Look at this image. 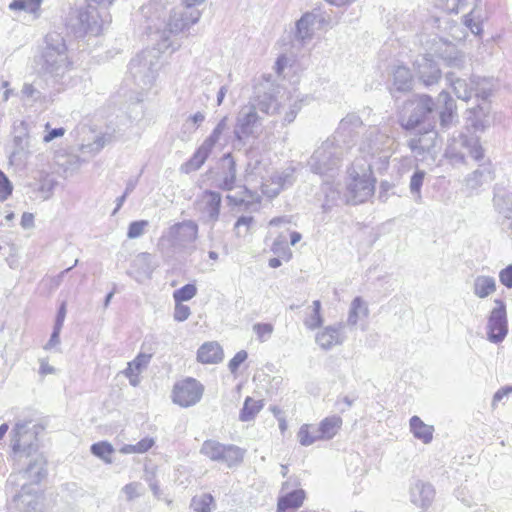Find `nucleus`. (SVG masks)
<instances>
[{
	"label": "nucleus",
	"mask_w": 512,
	"mask_h": 512,
	"mask_svg": "<svg viewBox=\"0 0 512 512\" xmlns=\"http://www.w3.org/2000/svg\"><path fill=\"white\" fill-rule=\"evenodd\" d=\"M302 101V99L284 94L280 99L269 93L259 95L255 103L244 105L239 110L233 131L235 141L242 145L257 133L262 126V117L258 112L269 116H279L283 125L292 123L302 108Z\"/></svg>",
	"instance_id": "f257e3e1"
},
{
	"label": "nucleus",
	"mask_w": 512,
	"mask_h": 512,
	"mask_svg": "<svg viewBox=\"0 0 512 512\" xmlns=\"http://www.w3.org/2000/svg\"><path fill=\"white\" fill-rule=\"evenodd\" d=\"M395 140L376 127H371L361 142L359 151L362 154V164L370 166L378 172L385 171L389 159L395 151Z\"/></svg>",
	"instance_id": "f03ea898"
},
{
	"label": "nucleus",
	"mask_w": 512,
	"mask_h": 512,
	"mask_svg": "<svg viewBox=\"0 0 512 512\" xmlns=\"http://www.w3.org/2000/svg\"><path fill=\"white\" fill-rule=\"evenodd\" d=\"M198 230V224L193 220L175 223L163 232L158 240L157 250L167 259L181 252H191L195 249Z\"/></svg>",
	"instance_id": "7ed1b4c3"
},
{
	"label": "nucleus",
	"mask_w": 512,
	"mask_h": 512,
	"mask_svg": "<svg viewBox=\"0 0 512 512\" xmlns=\"http://www.w3.org/2000/svg\"><path fill=\"white\" fill-rule=\"evenodd\" d=\"M41 71L51 77H63L71 67L64 38L58 33L45 37V47L40 60Z\"/></svg>",
	"instance_id": "20e7f679"
},
{
	"label": "nucleus",
	"mask_w": 512,
	"mask_h": 512,
	"mask_svg": "<svg viewBox=\"0 0 512 512\" xmlns=\"http://www.w3.org/2000/svg\"><path fill=\"white\" fill-rule=\"evenodd\" d=\"M161 50H164L161 46L145 49L130 62V73L142 90H149L157 78Z\"/></svg>",
	"instance_id": "39448f33"
},
{
	"label": "nucleus",
	"mask_w": 512,
	"mask_h": 512,
	"mask_svg": "<svg viewBox=\"0 0 512 512\" xmlns=\"http://www.w3.org/2000/svg\"><path fill=\"white\" fill-rule=\"evenodd\" d=\"M343 154V146L329 137L315 149L307 165L315 174L333 176L341 166Z\"/></svg>",
	"instance_id": "423d86ee"
},
{
	"label": "nucleus",
	"mask_w": 512,
	"mask_h": 512,
	"mask_svg": "<svg viewBox=\"0 0 512 512\" xmlns=\"http://www.w3.org/2000/svg\"><path fill=\"white\" fill-rule=\"evenodd\" d=\"M374 169L362 164V160L356 159L349 169L350 182L347 185L348 201L353 204L365 202L373 195L375 179L372 176Z\"/></svg>",
	"instance_id": "0eeeda50"
},
{
	"label": "nucleus",
	"mask_w": 512,
	"mask_h": 512,
	"mask_svg": "<svg viewBox=\"0 0 512 512\" xmlns=\"http://www.w3.org/2000/svg\"><path fill=\"white\" fill-rule=\"evenodd\" d=\"M446 80L451 86L458 99L468 101L472 96L488 99L492 92V84L489 79L480 77H471L469 79L456 76L454 72L446 74Z\"/></svg>",
	"instance_id": "6e6552de"
},
{
	"label": "nucleus",
	"mask_w": 512,
	"mask_h": 512,
	"mask_svg": "<svg viewBox=\"0 0 512 512\" xmlns=\"http://www.w3.org/2000/svg\"><path fill=\"white\" fill-rule=\"evenodd\" d=\"M201 17L199 10H173L169 16V20L164 24L163 28L161 25L153 24L149 25L148 29L152 32L154 29L156 33H161L162 42L158 44L163 49L169 47L168 34H177L183 30L189 28L191 25L196 24Z\"/></svg>",
	"instance_id": "1a4fd4ad"
},
{
	"label": "nucleus",
	"mask_w": 512,
	"mask_h": 512,
	"mask_svg": "<svg viewBox=\"0 0 512 512\" xmlns=\"http://www.w3.org/2000/svg\"><path fill=\"white\" fill-rule=\"evenodd\" d=\"M228 118L223 117L211 134L203 141L201 146L196 150L190 160L186 163L187 171L198 170L211 154L214 147L218 145H226L227 141L223 134L228 129Z\"/></svg>",
	"instance_id": "9d476101"
},
{
	"label": "nucleus",
	"mask_w": 512,
	"mask_h": 512,
	"mask_svg": "<svg viewBox=\"0 0 512 512\" xmlns=\"http://www.w3.org/2000/svg\"><path fill=\"white\" fill-rule=\"evenodd\" d=\"M200 453L212 461L221 462L228 467L239 464L244 458V450L238 446L224 445L216 440H205Z\"/></svg>",
	"instance_id": "9b49d317"
},
{
	"label": "nucleus",
	"mask_w": 512,
	"mask_h": 512,
	"mask_svg": "<svg viewBox=\"0 0 512 512\" xmlns=\"http://www.w3.org/2000/svg\"><path fill=\"white\" fill-rule=\"evenodd\" d=\"M204 386L194 378H185L174 384L172 400L180 407H191L196 405L202 398Z\"/></svg>",
	"instance_id": "f8f14e48"
},
{
	"label": "nucleus",
	"mask_w": 512,
	"mask_h": 512,
	"mask_svg": "<svg viewBox=\"0 0 512 512\" xmlns=\"http://www.w3.org/2000/svg\"><path fill=\"white\" fill-rule=\"evenodd\" d=\"M494 304L495 307L488 316L486 330L488 341L498 344L505 339L508 333V320L505 302L495 299Z\"/></svg>",
	"instance_id": "ddd939ff"
},
{
	"label": "nucleus",
	"mask_w": 512,
	"mask_h": 512,
	"mask_svg": "<svg viewBox=\"0 0 512 512\" xmlns=\"http://www.w3.org/2000/svg\"><path fill=\"white\" fill-rule=\"evenodd\" d=\"M410 114L407 119H402V126L407 129H415L420 124L430 119L435 111L436 104L429 95H418L409 102Z\"/></svg>",
	"instance_id": "4468645a"
},
{
	"label": "nucleus",
	"mask_w": 512,
	"mask_h": 512,
	"mask_svg": "<svg viewBox=\"0 0 512 512\" xmlns=\"http://www.w3.org/2000/svg\"><path fill=\"white\" fill-rule=\"evenodd\" d=\"M466 154L476 161L483 158L484 152L478 138L461 136L459 141L450 145L446 151V155L454 162H463Z\"/></svg>",
	"instance_id": "2eb2a0df"
},
{
	"label": "nucleus",
	"mask_w": 512,
	"mask_h": 512,
	"mask_svg": "<svg viewBox=\"0 0 512 512\" xmlns=\"http://www.w3.org/2000/svg\"><path fill=\"white\" fill-rule=\"evenodd\" d=\"M222 197L219 192L206 190L195 202V209L204 223L214 225L219 219Z\"/></svg>",
	"instance_id": "dca6fc26"
},
{
	"label": "nucleus",
	"mask_w": 512,
	"mask_h": 512,
	"mask_svg": "<svg viewBox=\"0 0 512 512\" xmlns=\"http://www.w3.org/2000/svg\"><path fill=\"white\" fill-rule=\"evenodd\" d=\"M42 494L32 485L24 484L13 499L12 506L19 512H40Z\"/></svg>",
	"instance_id": "f3484780"
},
{
	"label": "nucleus",
	"mask_w": 512,
	"mask_h": 512,
	"mask_svg": "<svg viewBox=\"0 0 512 512\" xmlns=\"http://www.w3.org/2000/svg\"><path fill=\"white\" fill-rule=\"evenodd\" d=\"M417 78L426 86L437 84L442 72L436 61L430 55H421L414 62Z\"/></svg>",
	"instance_id": "a211bd4d"
},
{
	"label": "nucleus",
	"mask_w": 512,
	"mask_h": 512,
	"mask_svg": "<svg viewBox=\"0 0 512 512\" xmlns=\"http://www.w3.org/2000/svg\"><path fill=\"white\" fill-rule=\"evenodd\" d=\"M362 126L363 122L357 114H348L340 121L335 134L331 138L335 139L337 143L341 141L344 144H349Z\"/></svg>",
	"instance_id": "6ab92c4d"
},
{
	"label": "nucleus",
	"mask_w": 512,
	"mask_h": 512,
	"mask_svg": "<svg viewBox=\"0 0 512 512\" xmlns=\"http://www.w3.org/2000/svg\"><path fill=\"white\" fill-rule=\"evenodd\" d=\"M78 32L81 34L98 35L102 30V24L99 21V13L95 7L89 5L85 9L78 11Z\"/></svg>",
	"instance_id": "aec40b11"
},
{
	"label": "nucleus",
	"mask_w": 512,
	"mask_h": 512,
	"mask_svg": "<svg viewBox=\"0 0 512 512\" xmlns=\"http://www.w3.org/2000/svg\"><path fill=\"white\" fill-rule=\"evenodd\" d=\"M30 156L29 135L23 131L13 137L12 150L9 154V162L11 165H25Z\"/></svg>",
	"instance_id": "412c9836"
},
{
	"label": "nucleus",
	"mask_w": 512,
	"mask_h": 512,
	"mask_svg": "<svg viewBox=\"0 0 512 512\" xmlns=\"http://www.w3.org/2000/svg\"><path fill=\"white\" fill-rule=\"evenodd\" d=\"M344 339L343 326L341 324L337 326H326L315 336L316 343L325 351H328L337 345H341L344 342Z\"/></svg>",
	"instance_id": "4be33fe9"
},
{
	"label": "nucleus",
	"mask_w": 512,
	"mask_h": 512,
	"mask_svg": "<svg viewBox=\"0 0 512 512\" xmlns=\"http://www.w3.org/2000/svg\"><path fill=\"white\" fill-rule=\"evenodd\" d=\"M434 497L435 490L428 482L416 480L410 488L411 502L421 508L429 507Z\"/></svg>",
	"instance_id": "5701e85b"
},
{
	"label": "nucleus",
	"mask_w": 512,
	"mask_h": 512,
	"mask_svg": "<svg viewBox=\"0 0 512 512\" xmlns=\"http://www.w3.org/2000/svg\"><path fill=\"white\" fill-rule=\"evenodd\" d=\"M317 15L307 12L295 23L294 38L301 44H305L313 38Z\"/></svg>",
	"instance_id": "b1692460"
},
{
	"label": "nucleus",
	"mask_w": 512,
	"mask_h": 512,
	"mask_svg": "<svg viewBox=\"0 0 512 512\" xmlns=\"http://www.w3.org/2000/svg\"><path fill=\"white\" fill-rule=\"evenodd\" d=\"M293 172L294 170L291 168H287L280 173H276L271 177L273 188H270L268 184H261V191L263 194L268 197H275L279 194L281 189L286 186H289L293 183Z\"/></svg>",
	"instance_id": "393cba45"
},
{
	"label": "nucleus",
	"mask_w": 512,
	"mask_h": 512,
	"mask_svg": "<svg viewBox=\"0 0 512 512\" xmlns=\"http://www.w3.org/2000/svg\"><path fill=\"white\" fill-rule=\"evenodd\" d=\"M151 357L150 354L140 353L128 363L127 368L122 373L129 379L130 385L133 387L139 385V375L148 366Z\"/></svg>",
	"instance_id": "a878e982"
},
{
	"label": "nucleus",
	"mask_w": 512,
	"mask_h": 512,
	"mask_svg": "<svg viewBox=\"0 0 512 512\" xmlns=\"http://www.w3.org/2000/svg\"><path fill=\"white\" fill-rule=\"evenodd\" d=\"M437 100L438 108L440 109V123L443 127H448L452 124L455 115V101L446 91H441L438 95Z\"/></svg>",
	"instance_id": "bb28decb"
},
{
	"label": "nucleus",
	"mask_w": 512,
	"mask_h": 512,
	"mask_svg": "<svg viewBox=\"0 0 512 512\" xmlns=\"http://www.w3.org/2000/svg\"><path fill=\"white\" fill-rule=\"evenodd\" d=\"M223 356V349L217 342H206L197 351V360L203 364L219 363Z\"/></svg>",
	"instance_id": "cd10ccee"
},
{
	"label": "nucleus",
	"mask_w": 512,
	"mask_h": 512,
	"mask_svg": "<svg viewBox=\"0 0 512 512\" xmlns=\"http://www.w3.org/2000/svg\"><path fill=\"white\" fill-rule=\"evenodd\" d=\"M392 91L407 92L412 89L413 78L409 68L399 65L392 72Z\"/></svg>",
	"instance_id": "c85d7f7f"
},
{
	"label": "nucleus",
	"mask_w": 512,
	"mask_h": 512,
	"mask_svg": "<svg viewBox=\"0 0 512 512\" xmlns=\"http://www.w3.org/2000/svg\"><path fill=\"white\" fill-rule=\"evenodd\" d=\"M305 498L302 489L293 490L282 495L278 499L277 509L279 512H289L299 508Z\"/></svg>",
	"instance_id": "c756f323"
},
{
	"label": "nucleus",
	"mask_w": 512,
	"mask_h": 512,
	"mask_svg": "<svg viewBox=\"0 0 512 512\" xmlns=\"http://www.w3.org/2000/svg\"><path fill=\"white\" fill-rule=\"evenodd\" d=\"M46 462L42 456L33 459L23 472V477L30 482L29 485L38 484L46 477Z\"/></svg>",
	"instance_id": "7c9ffc66"
},
{
	"label": "nucleus",
	"mask_w": 512,
	"mask_h": 512,
	"mask_svg": "<svg viewBox=\"0 0 512 512\" xmlns=\"http://www.w3.org/2000/svg\"><path fill=\"white\" fill-rule=\"evenodd\" d=\"M410 431L413 436L422 441L424 444H429L433 439L434 427L424 423L418 416H412L409 420Z\"/></svg>",
	"instance_id": "2f4dec72"
},
{
	"label": "nucleus",
	"mask_w": 512,
	"mask_h": 512,
	"mask_svg": "<svg viewBox=\"0 0 512 512\" xmlns=\"http://www.w3.org/2000/svg\"><path fill=\"white\" fill-rule=\"evenodd\" d=\"M496 280L492 276L479 275L473 282V293L478 298L484 299L496 291Z\"/></svg>",
	"instance_id": "473e14b6"
},
{
	"label": "nucleus",
	"mask_w": 512,
	"mask_h": 512,
	"mask_svg": "<svg viewBox=\"0 0 512 512\" xmlns=\"http://www.w3.org/2000/svg\"><path fill=\"white\" fill-rule=\"evenodd\" d=\"M342 419L340 416L333 415L324 418L317 426L318 433L322 440L332 439L340 430Z\"/></svg>",
	"instance_id": "72a5a7b5"
},
{
	"label": "nucleus",
	"mask_w": 512,
	"mask_h": 512,
	"mask_svg": "<svg viewBox=\"0 0 512 512\" xmlns=\"http://www.w3.org/2000/svg\"><path fill=\"white\" fill-rule=\"evenodd\" d=\"M493 173L489 167H483L470 173L465 178V185L470 190L479 188L484 182L492 181Z\"/></svg>",
	"instance_id": "f704fd0d"
},
{
	"label": "nucleus",
	"mask_w": 512,
	"mask_h": 512,
	"mask_svg": "<svg viewBox=\"0 0 512 512\" xmlns=\"http://www.w3.org/2000/svg\"><path fill=\"white\" fill-rule=\"evenodd\" d=\"M264 404L262 400H255L247 397L244 401L243 408L239 414V420L242 422L252 421L256 415L262 410Z\"/></svg>",
	"instance_id": "c9c22d12"
},
{
	"label": "nucleus",
	"mask_w": 512,
	"mask_h": 512,
	"mask_svg": "<svg viewBox=\"0 0 512 512\" xmlns=\"http://www.w3.org/2000/svg\"><path fill=\"white\" fill-rule=\"evenodd\" d=\"M297 439L302 446H310L316 441L322 440L318 433L317 426L311 424H303L298 433Z\"/></svg>",
	"instance_id": "e433bc0d"
},
{
	"label": "nucleus",
	"mask_w": 512,
	"mask_h": 512,
	"mask_svg": "<svg viewBox=\"0 0 512 512\" xmlns=\"http://www.w3.org/2000/svg\"><path fill=\"white\" fill-rule=\"evenodd\" d=\"M368 312V307L366 303L362 300V298H354L349 310V315L347 319L348 324L352 326L356 325L361 317H366L368 315Z\"/></svg>",
	"instance_id": "4c0bfd02"
},
{
	"label": "nucleus",
	"mask_w": 512,
	"mask_h": 512,
	"mask_svg": "<svg viewBox=\"0 0 512 512\" xmlns=\"http://www.w3.org/2000/svg\"><path fill=\"white\" fill-rule=\"evenodd\" d=\"M223 160L227 162V172H225L223 176L220 188H222L223 190L230 191L234 188L236 181L235 162L233 158L230 156V154L226 155Z\"/></svg>",
	"instance_id": "58836bf2"
},
{
	"label": "nucleus",
	"mask_w": 512,
	"mask_h": 512,
	"mask_svg": "<svg viewBox=\"0 0 512 512\" xmlns=\"http://www.w3.org/2000/svg\"><path fill=\"white\" fill-rule=\"evenodd\" d=\"M322 190L325 193L322 209L324 212H328L333 206L337 205L340 199V191L334 184L328 182L323 185Z\"/></svg>",
	"instance_id": "ea45409f"
},
{
	"label": "nucleus",
	"mask_w": 512,
	"mask_h": 512,
	"mask_svg": "<svg viewBox=\"0 0 512 512\" xmlns=\"http://www.w3.org/2000/svg\"><path fill=\"white\" fill-rule=\"evenodd\" d=\"M424 170H416L410 178L409 189L416 203L422 202L421 188L425 179Z\"/></svg>",
	"instance_id": "a19ab883"
},
{
	"label": "nucleus",
	"mask_w": 512,
	"mask_h": 512,
	"mask_svg": "<svg viewBox=\"0 0 512 512\" xmlns=\"http://www.w3.org/2000/svg\"><path fill=\"white\" fill-rule=\"evenodd\" d=\"M310 308L311 312L305 318L304 325L310 330H315L323 323V318L321 315V302L319 300L313 301Z\"/></svg>",
	"instance_id": "79ce46f5"
},
{
	"label": "nucleus",
	"mask_w": 512,
	"mask_h": 512,
	"mask_svg": "<svg viewBox=\"0 0 512 512\" xmlns=\"http://www.w3.org/2000/svg\"><path fill=\"white\" fill-rule=\"evenodd\" d=\"M494 206L499 214L510 215L512 213V194L508 192L495 193L493 198Z\"/></svg>",
	"instance_id": "37998d69"
},
{
	"label": "nucleus",
	"mask_w": 512,
	"mask_h": 512,
	"mask_svg": "<svg viewBox=\"0 0 512 512\" xmlns=\"http://www.w3.org/2000/svg\"><path fill=\"white\" fill-rule=\"evenodd\" d=\"M29 421H18L11 432V445L14 452H18L21 449V442L23 435L28 432Z\"/></svg>",
	"instance_id": "c03bdc74"
},
{
	"label": "nucleus",
	"mask_w": 512,
	"mask_h": 512,
	"mask_svg": "<svg viewBox=\"0 0 512 512\" xmlns=\"http://www.w3.org/2000/svg\"><path fill=\"white\" fill-rule=\"evenodd\" d=\"M271 250L274 254L279 256L285 261H289L292 257V252L287 245V239L284 235H279L273 242Z\"/></svg>",
	"instance_id": "a18cd8bd"
},
{
	"label": "nucleus",
	"mask_w": 512,
	"mask_h": 512,
	"mask_svg": "<svg viewBox=\"0 0 512 512\" xmlns=\"http://www.w3.org/2000/svg\"><path fill=\"white\" fill-rule=\"evenodd\" d=\"M91 452L93 455L102 459L104 462L109 464L112 463L110 456L114 452V448L110 443L106 441L94 443L91 446Z\"/></svg>",
	"instance_id": "49530a36"
},
{
	"label": "nucleus",
	"mask_w": 512,
	"mask_h": 512,
	"mask_svg": "<svg viewBox=\"0 0 512 512\" xmlns=\"http://www.w3.org/2000/svg\"><path fill=\"white\" fill-rule=\"evenodd\" d=\"M213 497L210 494H201L192 498L191 507L196 512H211Z\"/></svg>",
	"instance_id": "de8ad7c7"
},
{
	"label": "nucleus",
	"mask_w": 512,
	"mask_h": 512,
	"mask_svg": "<svg viewBox=\"0 0 512 512\" xmlns=\"http://www.w3.org/2000/svg\"><path fill=\"white\" fill-rule=\"evenodd\" d=\"M42 0H13L9 4L11 10H23L33 13L39 9Z\"/></svg>",
	"instance_id": "09e8293b"
},
{
	"label": "nucleus",
	"mask_w": 512,
	"mask_h": 512,
	"mask_svg": "<svg viewBox=\"0 0 512 512\" xmlns=\"http://www.w3.org/2000/svg\"><path fill=\"white\" fill-rule=\"evenodd\" d=\"M254 224L252 216H241L237 219L234 230L238 237H245L250 233L251 227Z\"/></svg>",
	"instance_id": "8fccbe9b"
},
{
	"label": "nucleus",
	"mask_w": 512,
	"mask_h": 512,
	"mask_svg": "<svg viewBox=\"0 0 512 512\" xmlns=\"http://www.w3.org/2000/svg\"><path fill=\"white\" fill-rule=\"evenodd\" d=\"M197 293V288L193 284H186L173 293L175 302H183L192 299Z\"/></svg>",
	"instance_id": "3c124183"
},
{
	"label": "nucleus",
	"mask_w": 512,
	"mask_h": 512,
	"mask_svg": "<svg viewBox=\"0 0 512 512\" xmlns=\"http://www.w3.org/2000/svg\"><path fill=\"white\" fill-rule=\"evenodd\" d=\"M253 332L256 334L257 339L260 342H266L268 339H270L274 327L270 323H256L253 325Z\"/></svg>",
	"instance_id": "603ef678"
},
{
	"label": "nucleus",
	"mask_w": 512,
	"mask_h": 512,
	"mask_svg": "<svg viewBox=\"0 0 512 512\" xmlns=\"http://www.w3.org/2000/svg\"><path fill=\"white\" fill-rule=\"evenodd\" d=\"M453 51L454 52L444 57V61L448 67L461 70L465 67L466 64L465 56L459 51Z\"/></svg>",
	"instance_id": "864d4df0"
},
{
	"label": "nucleus",
	"mask_w": 512,
	"mask_h": 512,
	"mask_svg": "<svg viewBox=\"0 0 512 512\" xmlns=\"http://www.w3.org/2000/svg\"><path fill=\"white\" fill-rule=\"evenodd\" d=\"M149 226V222L147 220H139L133 221L128 226L127 237L129 239H136L141 237L147 227Z\"/></svg>",
	"instance_id": "5fc2aeb1"
},
{
	"label": "nucleus",
	"mask_w": 512,
	"mask_h": 512,
	"mask_svg": "<svg viewBox=\"0 0 512 512\" xmlns=\"http://www.w3.org/2000/svg\"><path fill=\"white\" fill-rule=\"evenodd\" d=\"M21 94L24 100H31L33 102L42 100L45 101V97L42 95V93L33 84L30 83H25L23 85Z\"/></svg>",
	"instance_id": "6e6d98bb"
},
{
	"label": "nucleus",
	"mask_w": 512,
	"mask_h": 512,
	"mask_svg": "<svg viewBox=\"0 0 512 512\" xmlns=\"http://www.w3.org/2000/svg\"><path fill=\"white\" fill-rule=\"evenodd\" d=\"M105 144L106 140L104 136H97L93 142L82 144L80 150L84 154L89 153L94 155L102 150Z\"/></svg>",
	"instance_id": "4d7b16f0"
},
{
	"label": "nucleus",
	"mask_w": 512,
	"mask_h": 512,
	"mask_svg": "<svg viewBox=\"0 0 512 512\" xmlns=\"http://www.w3.org/2000/svg\"><path fill=\"white\" fill-rule=\"evenodd\" d=\"M294 62H295V56L293 54H291V55L281 54L275 62V66H274L275 72L277 73L278 76H282L284 73V70L287 67H291Z\"/></svg>",
	"instance_id": "13d9d810"
},
{
	"label": "nucleus",
	"mask_w": 512,
	"mask_h": 512,
	"mask_svg": "<svg viewBox=\"0 0 512 512\" xmlns=\"http://www.w3.org/2000/svg\"><path fill=\"white\" fill-rule=\"evenodd\" d=\"M142 490V485L137 482L129 483L122 488V492L128 501L140 497L142 495Z\"/></svg>",
	"instance_id": "bf43d9fd"
},
{
	"label": "nucleus",
	"mask_w": 512,
	"mask_h": 512,
	"mask_svg": "<svg viewBox=\"0 0 512 512\" xmlns=\"http://www.w3.org/2000/svg\"><path fill=\"white\" fill-rule=\"evenodd\" d=\"M13 186L8 177L0 170V200H6L12 194Z\"/></svg>",
	"instance_id": "052dcab7"
},
{
	"label": "nucleus",
	"mask_w": 512,
	"mask_h": 512,
	"mask_svg": "<svg viewBox=\"0 0 512 512\" xmlns=\"http://www.w3.org/2000/svg\"><path fill=\"white\" fill-rule=\"evenodd\" d=\"M190 314L191 311L189 306L184 305L181 302H176L173 315L175 321L183 322L189 318Z\"/></svg>",
	"instance_id": "680f3d73"
},
{
	"label": "nucleus",
	"mask_w": 512,
	"mask_h": 512,
	"mask_svg": "<svg viewBox=\"0 0 512 512\" xmlns=\"http://www.w3.org/2000/svg\"><path fill=\"white\" fill-rule=\"evenodd\" d=\"M248 354L245 350L238 351L229 361L228 367L232 373H235L239 366L247 359Z\"/></svg>",
	"instance_id": "e2e57ef3"
},
{
	"label": "nucleus",
	"mask_w": 512,
	"mask_h": 512,
	"mask_svg": "<svg viewBox=\"0 0 512 512\" xmlns=\"http://www.w3.org/2000/svg\"><path fill=\"white\" fill-rule=\"evenodd\" d=\"M155 444V440L152 437H145L141 439L139 442L134 444L135 453L142 454L150 450Z\"/></svg>",
	"instance_id": "0e129e2a"
},
{
	"label": "nucleus",
	"mask_w": 512,
	"mask_h": 512,
	"mask_svg": "<svg viewBox=\"0 0 512 512\" xmlns=\"http://www.w3.org/2000/svg\"><path fill=\"white\" fill-rule=\"evenodd\" d=\"M499 281L508 289L512 288V264L499 272Z\"/></svg>",
	"instance_id": "69168bd1"
},
{
	"label": "nucleus",
	"mask_w": 512,
	"mask_h": 512,
	"mask_svg": "<svg viewBox=\"0 0 512 512\" xmlns=\"http://www.w3.org/2000/svg\"><path fill=\"white\" fill-rule=\"evenodd\" d=\"M46 130H48L47 134L43 137V141L45 143L51 142L55 138L61 137L65 134V129L62 127L50 129V124L46 123Z\"/></svg>",
	"instance_id": "338daca9"
},
{
	"label": "nucleus",
	"mask_w": 512,
	"mask_h": 512,
	"mask_svg": "<svg viewBox=\"0 0 512 512\" xmlns=\"http://www.w3.org/2000/svg\"><path fill=\"white\" fill-rule=\"evenodd\" d=\"M422 139L419 137H413L408 140V147L417 155H422L425 151L424 147L421 144Z\"/></svg>",
	"instance_id": "774afa93"
}]
</instances>
